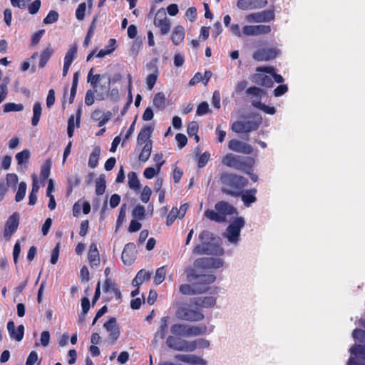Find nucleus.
I'll return each instance as SVG.
<instances>
[{"mask_svg": "<svg viewBox=\"0 0 365 365\" xmlns=\"http://www.w3.org/2000/svg\"><path fill=\"white\" fill-rule=\"evenodd\" d=\"M94 68H91L87 76V82L91 84L92 90H88L86 93L85 103L90 106L94 103L95 101V93L97 94V98L98 100H104L108 95L110 89V77L106 78V81L102 82L106 78V76H101L100 74H93Z\"/></svg>", "mask_w": 365, "mask_h": 365, "instance_id": "obj_1", "label": "nucleus"}, {"mask_svg": "<svg viewBox=\"0 0 365 365\" xmlns=\"http://www.w3.org/2000/svg\"><path fill=\"white\" fill-rule=\"evenodd\" d=\"M222 191L232 197H239L242 189L248 184V180L234 173H225L220 176Z\"/></svg>", "mask_w": 365, "mask_h": 365, "instance_id": "obj_2", "label": "nucleus"}, {"mask_svg": "<svg viewBox=\"0 0 365 365\" xmlns=\"http://www.w3.org/2000/svg\"><path fill=\"white\" fill-rule=\"evenodd\" d=\"M201 244L193 248L192 252L195 255H222L224 250L219 245L212 243L215 240L214 234L208 230H203L199 235Z\"/></svg>", "mask_w": 365, "mask_h": 365, "instance_id": "obj_3", "label": "nucleus"}, {"mask_svg": "<svg viewBox=\"0 0 365 365\" xmlns=\"http://www.w3.org/2000/svg\"><path fill=\"white\" fill-rule=\"evenodd\" d=\"M255 160L251 157H243L232 153L226 154L222 159L223 165L248 173L254 165Z\"/></svg>", "mask_w": 365, "mask_h": 365, "instance_id": "obj_4", "label": "nucleus"}, {"mask_svg": "<svg viewBox=\"0 0 365 365\" xmlns=\"http://www.w3.org/2000/svg\"><path fill=\"white\" fill-rule=\"evenodd\" d=\"M262 121L260 116L256 120H237L232 123L231 128L236 133H247L257 130Z\"/></svg>", "mask_w": 365, "mask_h": 365, "instance_id": "obj_5", "label": "nucleus"}, {"mask_svg": "<svg viewBox=\"0 0 365 365\" xmlns=\"http://www.w3.org/2000/svg\"><path fill=\"white\" fill-rule=\"evenodd\" d=\"M216 277L212 274H197L190 273L187 274V280L196 284L197 288L205 289V292L208 289V285L213 283Z\"/></svg>", "mask_w": 365, "mask_h": 365, "instance_id": "obj_6", "label": "nucleus"}, {"mask_svg": "<svg viewBox=\"0 0 365 365\" xmlns=\"http://www.w3.org/2000/svg\"><path fill=\"white\" fill-rule=\"evenodd\" d=\"M245 225V220L242 217H237L227 227V238L232 243H237L239 241L240 230Z\"/></svg>", "mask_w": 365, "mask_h": 365, "instance_id": "obj_7", "label": "nucleus"}, {"mask_svg": "<svg viewBox=\"0 0 365 365\" xmlns=\"http://www.w3.org/2000/svg\"><path fill=\"white\" fill-rule=\"evenodd\" d=\"M167 345L177 351H193L195 347L190 344V341L182 339L179 336H169L166 340Z\"/></svg>", "mask_w": 365, "mask_h": 365, "instance_id": "obj_8", "label": "nucleus"}, {"mask_svg": "<svg viewBox=\"0 0 365 365\" xmlns=\"http://www.w3.org/2000/svg\"><path fill=\"white\" fill-rule=\"evenodd\" d=\"M178 314L180 319L188 322H200L205 318L204 314L199 309H192L186 307L179 308Z\"/></svg>", "mask_w": 365, "mask_h": 365, "instance_id": "obj_9", "label": "nucleus"}, {"mask_svg": "<svg viewBox=\"0 0 365 365\" xmlns=\"http://www.w3.org/2000/svg\"><path fill=\"white\" fill-rule=\"evenodd\" d=\"M275 19L274 9L264 10L260 12L252 13L246 16V20L249 22H270Z\"/></svg>", "mask_w": 365, "mask_h": 365, "instance_id": "obj_10", "label": "nucleus"}, {"mask_svg": "<svg viewBox=\"0 0 365 365\" xmlns=\"http://www.w3.org/2000/svg\"><path fill=\"white\" fill-rule=\"evenodd\" d=\"M278 55V50L274 48L264 47L257 49L252 58L257 61H269L274 59Z\"/></svg>", "mask_w": 365, "mask_h": 365, "instance_id": "obj_11", "label": "nucleus"}, {"mask_svg": "<svg viewBox=\"0 0 365 365\" xmlns=\"http://www.w3.org/2000/svg\"><path fill=\"white\" fill-rule=\"evenodd\" d=\"M109 333L108 339L110 344H114L120 336V329L115 317H110L103 325Z\"/></svg>", "mask_w": 365, "mask_h": 365, "instance_id": "obj_12", "label": "nucleus"}, {"mask_svg": "<svg viewBox=\"0 0 365 365\" xmlns=\"http://www.w3.org/2000/svg\"><path fill=\"white\" fill-rule=\"evenodd\" d=\"M19 225V216L16 212L12 214L7 220L4 232V237L9 240L11 235L16 231Z\"/></svg>", "mask_w": 365, "mask_h": 365, "instance_id": "obj_13", "label": "nucleus"}, {"mask_svg": "<svg viewBox=\"0 0 365 365\" xmlns=\"http://www.w3.org/2000/svg\"><path fill=\"white\" fill-rule=\"evenodd\" d=\"M267 3V0H238L237 6L244 11L254 10L265 7Z\"/></svg>", "mask_w": 365, "mask_h": 365, "instance_id": "obj_14", "label": "nucleus"}, {"mask_svg": "<svg viewBox=\"0 0 365 365\" xmlns=\"http://www.w3.org/2000/svg\"><path fill=\"white\" fill-rule=\"evenodd\" d=\"M153 24L156 27L160 28L162 35H165L170 31V22L164 11H158L154 19Z\"/></svg>", "mask_w": 365, "mask_h": 365, "instance_id": "obj_15", "label": "nucleus"}, {"mask_svg": "<svg viewBox=\"0 0 365 365\" xmlns=\"http://www.w3.org/2000/svg\"><path fill=\"white\" fill-rule=\"evenodd\" d=\"M136 257V247L133 242L127 243L121 254V259L125 264H132Z\"/></svg>", "mask_w": 365, "mask_h": 365, "instance_id": "obj_16", "label": "nucleus"}, {"mask_svg": "<svg viewBox=\"0 0 365 365\" xmlns=\"http://www.w3.org/2000/svg\"><path fill=\"white\" fill-rule=\"evenodd\" d=\"M216 304V299L214 297H195L190 300L189 305L196 309L211 308Z\"/></svg>", "mask_w": 365, "mask_h": 365, "instance_id": "obj_17", "label": "nucleus"}, {"mask_svg": "<svg viewBox=\"0 0 365 365\" xmlns=\"http://www.w3.org/2000/svg\"><path fill=\"white\" fill-rule=\"evenodd\" d=\"M228 148L232 151L244 154H250L253 151V148L250 144L237 139L230 140L228 143Z\"/></svg>", "mask_w": 365, "mask_h": 365, "instance_id": "obj_18", "label": "nucleus"}, {"mask_svg": "<svg viewBox=\"0 0 365 365\" xmlns=\"http://www.w3.org/2000/svg\"><path fill=\"white\" fill-rule=\"evenodd\" d=\"M215 210L221 215V217L224 219V222L226 220V216L237 215V209L226 201H220L215 205Z\"/></svg>", "mask_w": 365, "mask_h": 365, "instance_id": "obj_19", "label": "nucleus"}, {"mask_svg": "<svg viewBox=\"0 0 365 365\" xmlns=\"http://www.w3.org/2000/svg\"><path fill=\"white\" fill-rule=\"evenodd\" d=\"M7 329L9 336L11 339H15L17 341H20L24 338V327L23 324H20L17 327L16 331L15 330V324L11 320L7 323Z\"/></svg>", "mask_w": 365, "mask_h": 365, "instance_id": "obj_20", "label": "nucleus"}, {"mask_svg": "<svg viewBox=\"0 0 365 365\" xmlns=\"http://www.w3.org/2000/svg\"><path fill=\"white\" fill-rule=\"evenodd\" d=\"M266 73L258 72L252 76V81L261 86L271 88L273 86L272 77L265 74Z\"/></svg>", "mask_w": 365, "mask_h": 365, "instance_id": "obj_21", "label": "nucleus"}, {"mask_svg": "<svg viewBox=\"0 0 365 365\" xmlns=\"http://www.w3.org/2000/svg\"><path fill=\"white\" fill-rule=\"evenodd\" d=\"M178 361L187 363L191 365H207V362L205 359L195 355L177 354L175 356Z\"/></svg>", "mask_w": 365, "mask_h": 365, "instance_id": "obj_22", "label": "nucleus"}, {"mask_svg": "<svg viewBox=\"0 0 365 365\" xmlns=\"http://www.w3.org/2000/svg\"><path fill=\"white\" fill-rule=\"evenodd\" d=\"M257 190L255 188L248 189L245 191H241L242 201L245 207H250L252 203L257 201L256 197Z\"/></svg>", "mask_w": 365, "mask_h": 365, "instance_id": "obj_23", "label": "nucleus"}, {"mask_svg": "<svg viewBox=\"0 0 365 365\" xmlns=\"http://www.w3.org/2000/svg\"><path fill=\"white\" fill-rule=\"evenodd\" d=\"M88 260L91 267H97L100 264L99 252L95 243H92L89 247Z\"/></svg>", "mask_w": 365, "mask_h": 365, "instance_id": "obj_24", "label": "nucleus"}, {"mask_svg": "<svg viewBox=\"0 0 365 365\" xmlns=\"http://www.w3.org/2000/svg\"><path fill=\"white\" fill-rule=\"evenodd\" d=\"M170 317L168 316L163 317L160 319V325L155 334L154 339L158 341L160 339H165L168 329V321Z\"/></svg>", "mask_w": 365, "mask_h": 365, "instance_id": "obj_25", "label": "nucleus"}, {"mask_svg": "<svg viewBox=\"0 0 365 365\" xmlns=\"http://www.w3.org/2000/svg\"><path fill=\"white\" fill-rule=\"evenodd\" d=\"M191 282L192 284H181L179 287L180 292L184 295H195L205 292V289L197 288L196 284H194L193 281Z\"/></svg>", "mask_w": 365, "mask_h": 365, "instance_id": "obj_26", "label": "nucleus"}, {"mask_svg": "<svg viewBox=\"0 0 365 365\" xmlns=\"http://www.w3.org/2000/svg\"><path fill=\"white\" fill-rule=\"evenodd\" d=\"M153 128L150 125H144L140 133H138L137 138V143L138 145L145 144L150 140L151 134L153 133Z\"/></svg>", "mask_w": 365, "mask_h": 365, "instance_id": "obj_27", "label": "nucleus"}, {"mask_svg": "<svg viewBox=\"0 0 365 365\" xmlns=\"http://www.w3.org/2000/svg\"><path fill=\"white\" fill-rule=\"evenodd\" d=\"M103 291L105 292H113L116 299H120L122 297L121 292L117 284L109 278H107L104 282Z\"/></svg>", "mask_w": 365, "mask_h": 365, "instance_id": "obj_28", "label": "nucleus"}, {"mask_svg": "<svg viewBox=\"0 0 365 365\" xmlns=\"http://www.w3.org/2000/svg\"><path fill=\"white\" fill-rule=\"evenodd\" d=\"M185 29L182 26L178 25L175 26L171 36L173 44L178 46L181 43L185 38Z\"/></svg>", "mask_w": 365, "mask_h": 365, "instance_id": "obj_29", "label": "nucleus"}, {"mask_svg": "<svg viewBox=\"0 0 365 365\" xmlns=\"http://www.w3.org/2000/svg\"><path fill=\"white\" fill-rule=\"evenodd\" d=\"M257 72H263L272 75L274 81L278 83H282L284 82V78L275 73V69L272 66H259L256 68Z\"/></svg>", "mask_w": 365, "mask_h": 365, "instance_id": "obj_30", "label": "nucleus"}, {"mask_svg": "<svg viewBox=\"0 0 365 365\" xmlns=\"http://www.w3.org/2000/svg\"><path fill=\"white\" fill-rule=\"evenodd\" d=\"M171 333L176 336L188 337V325L175 324L170 328Z\"/></svg>", "mask_w": 365, "mask_h": 365, "instance_id": "obj_31", "label": "nucleus"}, {"mask_svg": "<svg viewBox=\"0 0 365 365\" xmlns=\"http://www.w3.org/2000/svg\"><path fill=\"white\" fill-rule=\"evenodd\" d=\"M151 277V273L145 271V269H140L136 274L135 277L132 281V284L135 287H139L145 281H149Z\"/></svg>", "mask_w": 365, "mask_h": 365, "instance_id": "obj_32", "label": "nucleus"}, {"mask_svg": "<svg viewBox=\"0 0 365 365\" xmlns=\"http://www.w3.org/2000/svg\"><path fill=\"white\" fill-rule=\"evenodd\" d=\"M53 54V50L51 46L49 44L45 49L42 51L40 54V60L38 63V67L40 68H43L46 65L47 62L49 61L51 57Z\"/></svg>", "mask_w": 365, "mask_h": 365, "instance_id": "obj_33", "label": "nucleus"}, {"mask_svg": "<svg viewBox=\"0 0 365 365\" xmlns=\"http://www.w3.org/2000/svg\"><path fill=\"white\" fill-rule=\"evenodd\" d=\"M128 186L131 190L138 192L141 187V185L138 180V175L135 172H130L128 175Z\"/></svg>", "mask_w": 365, "mask_h": 365, "instance_id": "obj_34", "label": "nucleus"}, {"mask_svg": "<svg viewBox=\"0 0 365 365\" xmlns=\"http://www.w3.org/2000/svg\"><path fill=\"white\" fill-rule=\"evenodd\" d=\"M52 162L50 158L46 160L43 164L41 167L40 180L41 182H44L49 177L51 173V168Z\"/></svg>", "mask_w": 365, "mask_h": 365, "instance_id": "obj_35", "label": "nucleus"}, {"mask_svg": "<svg viewBox=\"0 0 365 365\" xmlns=\"http://www.w3.org/2000/svg\"><path fill=\"white\" fill-rule=\"evenodd\" d=\"M207 328L205 324H200L198 326L188 325V337L205 334L207 332Z\"/></svg>", "mask_w": 365, "mask_h": 365, "instance_id": "obj_36", "label": "nucleus"}, {"mask_svg": "<svg viewBox=\"0 0 365 365\" xmlns=\"http://www.w3.org/2000/svg\"><path fill=\"white\" fill-rule=\"evenodd\" d=\"M100 154L101 148L99 146H96L89 156L88 166L91 168H95L98 165Z\"/></svg>", "mask_w": 365, "mask_h": 365, "instance_id": "obj_37", "label": "nucleus"}, {"mask_svg": "<svg viewBox=\"0 0 365 365\" xmlns=\"http://www.w3.org/2000/svg\"><path fill=\"white\" fill-rule=\"evenodd\" d=\"M152 140H149L145 144L138 157L140 161L146 162L149 159L152 151Z\"/></svg>", "mask_w": 365, "mask_h": 365, "instance_id": "obj_38", "label": "nucleus"}, {"mask_svg": "<svg viewBox=\"0 0 365 365\" xmlns=\"http://www.w3.org/2000/svg\"><path fill=\"white\" fill-rule=\"evenodd\" d=\"M42 112L41 103L38 101L34 103L33 106V117L31 118V124L33 126L38 125Z\"/></svg>", "mask_w": 365, "mask_h": 365, "instance_id": "obj_39", "label": "nucleus"}, {"mask_svg": "<svg viewBox=\"0 0 365 365\" xmlns=\"http://www.w3.org/2000/svg\"><path fill=\"white\" fill-rule=\"evenodd\" d=\"M165 96L163 92L157 93L153 98V106L159 110H163L165 108Z\"/></svg>", "mask_w": 365, "mask_h": 365, "instance_id": "obj_40", "label": "nucleus"}, {"mask_svg": "<svg viewBox=\"0 0 365 365\" xmlns=\"http://www.w3.org/2000/svg\"><path fill=\"white\" fill-rule=\"evenodd\" d=\"M106 188V181L104 175H101L96 180V194L97 195H102Z\"/></svg>", "mask_w": 365, "mask_h": 365, "instance_id": "obj_41", "label": "nucleus"}, {"mask_svg": "<svg viewBox=\"0 0 365 365\" xmlns=\"http://www.w3.org/2000/svg\"><path fill=\"white\" fill-rule=\"evenodd\" d=\"M252 105L259 110H263L264 113L274 115L276 113V108L274 106H269L262 103L260 101H253Z\"/></svg>", "mask_w": 365, "mask_h": 365, "instance_id": "obj_42", "label": "nucleus"}, {"mask_svg": "<svg viewBox=\"0 0 365 365\" xmlns=\"http://www.w3.org/2000/svg\"><path fill=\"white\" fill-rule=\"evenodd\" d=\"M77 56V45L76 43L73 44L70 47V48L66 52L64 57V62L68 64H72L73 61L75 60Z\"/></svg>", "mask_w": 365, "mask_h": 365, "instance_id": "obj_43", "label": "nucleus"}, {"mask_svg": "<svg viewBox=\"0 0 365 365\" xmlns=\"http://www.w3.org/2000/svg\"><path fill=\"white\" fill-rule=\"evenodd\" d=\"M205 217L207 219L216 222H223L224 219L221 217V215L217 211L213 210L207 209L204 212Z\"/></svg>", "mask_w": 365, "mask_h": 365, "instance_id": "obj_44", "label": "nucleus"}, {"mask_svg": "<svg viewBox=\"0 0 365 365\" xmlns=\"http://www.w3.org/2000/svg\"><path fill=\"white\" fill-rule=\"evenodd\" d=\"M78 78H79V73L78 71H76L73 73V82H72V86H71V88L70 97H69V103H73L75 96L76 95L77 87H78Z\"/></svg>", "mask_w": 365, "mask_h": 365, "instance_id": "obj_45", "label": "nucleus"}, {"mask_svg": "<svg viewBox=\"0 0 365 365\" xmlns=\"http://www.w3.org/2000/svg\"><path fill=\"white\" fill-rule=\"evenodd\" d=\"M81 307L82 313L79 317V321L80 322H83L86 318V315L88 312L91 307V303L88 298L85 297L81 299Z\"/></svg>", "mask_w": 365, "mask_h": 365, "instance_id": "obj_46", "label": "nucleus"}, {"mask_svg": "<svg viewBox=\"0 0 365 365\" xmlns=\"http://www.w3.org/2000/svg\"><path fill=\"white\" fill-rule=\"evenodd\" d=\"M165 274L166 269L165 266L158 268L154 277V283L156 285L160 284L165 280Z\"/></svg>", "mask_w": 365, "mask_h": 365, "instance_id": "obj_47", "label": "nucleus"}, {"mask_svg": "<svg viewBox=\"0 0 365 365\" xmlns=\"http://www.w3.org/2000/svg\"><path fill=\"white\" fill-rule=\"evenodd\" d=\"M24 109V106L21 103H6L4 105V112H18Z\"/></svg>", "mask_w": 365, "mask_h": 365, "instance_id": "obj_48", "label": "nucleus"}, {"mask_svg": "<svg viewBox=\"0 0 365 365\" xmlns=\"http://www.w3.org/2000/svg\"><path fill=\"white\" fill-rule=\"evenodd\" d=\"M31 156L30 151L25 149L16 155V159L19 165H23L29 161Z\"/></svg>", "mask_w": 365, "mask_h": 365, "instance_id": "obj_49", "label": "nucleus"}, {"mask_svg": "<svg viewBox=\"0 0 365 365\" xmlns=\"http://www.w3.org/2000/svg\"><path fill=\"white\" fill-rule=\"evenodd\" d=\"M26 183L25 182H21L19 185V188L15 196V200L16 202L21 201L26 195Z\"/></svg>", "mask_w": 365, "mask_h": 365, "instance_id": "obj_50", "label": "nucleus"}, {"mask_svg": "<svg viewBox=\"0 0 365 365\" xmlns=\"http://www.w3.org/2000/svg\"><path fill=\"white\" fill-rule=\"evenodd\" d=\"M58 14L54 10H51L47 16L43 19V24H50L56 22L58 19Z\"/></svg>", "mask_w": 365, "mask_h": 365, "instance_id": "obj_51", "label": "nucleus"}, {"mask_svg": "<svg viewBox=\"0 0 365 365\" xmlns=\"http://www.w3.org/2000/svg\"><path fill=\"white\" fill-rule=\"evenodd\" d=\"M109 43H111V48L108 49H101L98 51V53L96 54V57L98 58H103L106 55L111 53L115 49V45L116 43V41L115 38H110L109 40Z\"/></svg>", "mask_w": 365, "mask_h": 365, "instance_id": "obj_52", "label": "nucleus"}, {"mask_svg": "<svg viewBox=\"0 0 365 365\" xmlns=\"http://www.w3.org/2000/svg\"><path fill=\"white\" fill-rule=\"evenodd\" d=\"M272 31L269 25L259 24L255 25V36L267 34Z\"/></svg>", "mask_w": 365, "mask_h": 365, "instance_id": "obj_53", "label": "nucleus"}, {"mask_svg": "<svg viewBox=\"0 0 365 365\" xmlns=\"http://www.w3.org/2000/svg\"><path fill=\"white\" fill-rule=\"evenodd\" d=\"M246 93L247 95L257 97L260 100L264 91L258 87L252 86L246 90Z\"/></svg>", "mask_w": 365, "mask_h": 365, "instance_id": "obj_54", "label": "nucleus"}, {"mask_svg": "<svg viewBox=\"0 0 365 365\" xmlns=\"http://www.w3.org/2000/svg\"><path fill=\"white\" fill-rule=\"evenodd\" d=\"M86 9V4L85 2H82L78 6L76 10V16L78 20H83L85 17Z\"/></svg>", "mask_w": 365, "mask_h": 365, "instance_id": "obj_55", "label": "nucleus"}, {"mask_svg": "<svg viewBox=\"0 0 365 365\" xmlns=\"http://www.w3.org/2000/svg\"><path fill=\"white\" fill-rule=\"evenodd\" d=\"M190 344L195 347V350L197 348H208L210 346V341L205 339H196L190 341Z\"/></svg>", "mask_w": 365, "mask_h": 365, "instance_id": "obj_56", "label": "nucleus"}, {"mask_svg": "<svg viewBox=\"0 0 365 365\" xmlns=\"http://www.w3.org/2000/svg\"><path fill=\"white\" fill-rule=\"evenodd\" d=\"M126 209H127L126 204H123L120 206L119 214H118V219H117V225L118 226H120L125 220Z\"/></svg>", "mask_w": 365, "mask_h": 365, "instance_id": "obj_57", "label": "nucleus"}, {"mask_svg": "<svg viewBox=\"0 0 365 365\" xmlns=\"http://www.w3.org/2000/svg\"><path fill=\"white\" fill-rule=\"evenodd\" d=\"M206 264L212 268H220L223 266L224 262L221 259L210 258L206 259Z\"/></svg>", "mask_w": 365, "mask_h": 365, "instance_id": "obj_58", "label": "nucleus"}, {"mask_svg": "<svg viewBox=\"0 0 365 365\" xmlns=\"http://www.w3.org/2000/svg\"><path fill=\"white\" fill-rule=\"evenodd\" d=\"M210 154L209 152H204L198 158L197 166L200 168H202L206 165L208 160H210Z\"/></svg>", "mask_w": 365, "mask_h": 365, "instance_id": "obj_59", "label": "nucleus"}, {"mask_svg": "<svg viewBox=\"0 0 365 365\" xmlns=\"http://www.w3.org/2000/svg\"><path fill=\"white\" fill-rule=\"evenodd\" d=\"M210 112L209 105L206 101L200 103L196 110V113L198 115H203Z\"/></svg>", "mask_w": 365, "mask_h": 365, "instance_id": "obj_60", "label": "nucleus"}, {"mask_svg": "<svg viewBox=\"0 0 365 365\" xmlns=\"http://www.w3.org/2000/svg\"><path fill=\"white\" fill-rule=\"evenodd\" d=\"M152 194V190L150 187L145 186L140 195V200L143 203L148 202Z\"/></svg>", "mask_w": 365, "mask_h": 365, "instance_id": "obj_61", "label": "nucleus"}, {"mask_svg": "<svg viewBox=\"0 0 365 365\" xmlns=\"http://www.w3.org/2000/svg\"><path fill=\"white\" fill-rule=\"evenodd\" d=\"M6 186L16 187L18 183V176L15 173H9L6 176Z\"/></svg>", "mask_w": 365, "mask_h": 365, "instance_id": "obj_62", "label": "nucleus"}, {"mask_svg": "<svg viewBox=\"0 0 365 365\" xmlns=\"http://www.w3.org/2000/svg\"><path fill=\"white\" fill-rule=\"evenodd\" d=\"M198 123L196 121H192L187 125V134L189 136L192 137L193 135H195L198 133Z\"/></svg>", "mask_w": 365, "mask_h": 365, "instance_id": "obj_63", "label": "nucleus"}, {"mask_svg": "<svg viewBox=\"0 0 365 365\" xmlns=\"http://www.w3.org/2000/svg\"><path fill=\"white\" fill-rule=\"evenodd\" d=\"M41 0L34 1L28 7V10L30 14H36L41 7Z\"/></svg>", "mask_w": 365, "mask_h": 365, "instance_id": "obj_64", "label": "nucleus"}]
</instances>
